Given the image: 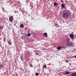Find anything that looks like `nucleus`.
I'll use <instances>...</instances> for the list:
<instances>
[{
  "label": "nucleus",
  "mask_w": 76,
  "mask_h": 76,
  "mask_svg": "<svg viewBox=\"0 0 76 76\" xmlns=\"http://www.w3.org/2000/svg\"><path fill=\"white\" fill-rule=\"evenodd\" d=\"M3 65H1L0 66V67H1V68H2V67H3Z\"/></svg>",
  "instance_id": "obj_18"
},
{
  "label": "nucleus",
  "mask_w": 76,
  "mask_h": 76,
  "mask_svg": "<svg viewBox=\"0 0 76 76\" xmlns=\"http://www.w3.org/2000/svg\"><path fill=\"white\" fill-rule=\"evenodd\" d=\"M56 48L57 50H61L62 48V47L61 46H58Z\"/></svg>",
  "instance_id": "obj_5"
},
{
  "label": "nucleus",
  "mask_w": 76,
  "mask_h": 76,
  "mask_svg": "<svg viewBox=\"0 0 76 76\" xmlns=\"http://www.w3.org/2000/svg\"><path fill=\"white\" fill-rule=\"evenodd\" d=\"M36 76H38L39 75V74H38V73H36Z\"/></svg>",
  "instance_id": "obj_17"
},
{
  "label": "nucleus",
  "mask_w": 76,
  "mask_h": 76,
  "mask_svg": "<svg viewBox=\"0 0 76 76\" xmlns=\"http://www.w3.org/2000/svg\"><path fill=\"white\" fill-rule=\"evenodd\" d=\"M65 74H66V75H69V72H65Z\"/></svg>",
  "instance_id": "obj_14"
},
{
  "label": "nucleus",
  "mask_w": 76,
  "mask_h": 76,
  "mask_svg": "<svg viewBox=\"0 0 76 76\" xmlns=\"http://www.w3.org/2000/svg\"><path fill=\"white\" fill-rule=\"evenodd\" d=\"M27 36H28V37H31V33H29L27 34Z\"/></svg>",
  "instance_id": "obj_13"
},
{
  "label": "nucleus",
  "mask_w": 76,
  "mask_h": 76,
  "mask_svg": "<svg viewBox=\"0 0 76 76\" xmlns=\"http://www.w3.org/2000/svg\"><path fill=\"white\" fill-rule=\"evenodd\" d=\"M9 20L10 22H12L13 20V16H12L11 17L9 18Z\"/></svg>",
  "instance_id": "obj_3"
},
{
  "label": "nucleus",
  "mask_w": 76,
  "mask_h": 76,
  "mask_svg": "<svg viewBox=\"0 0 76 76\" xmlns=\"http://www.w3.org/2000/svg\"><path fill=\"white\" fill-rule=\"evenodd\" d=\"M71 39H73V38H74V35L73 34H70L69 35Z\"/></svg>",
  "instance_id": "obj_4"
},
{
  "label": "nucleus",
  "mask_w": 76,
  "mask_h": 76,
  "mask_svg": "<svg viewBox=\"0 0 76 76\" xmlns=\"http://www.w3.org/2000/svg\"><path fill=\"white\" fill-rule=\"evenodd\" d=\"M46 67H47V65H46V64H45V65H43V66L42 68L44 69L45 68H46Z\"/></svg>",
  "instance_id": "obj_10"
},
{
  "label": "nucleus",
  "mask_w": 76,
  "mask_h": 76,
  "mask_svg": "<svg viewBox=\"0 0 76 76\" xmlns=\"http://www.w3.org/2000/svg\"><path fill=\"white\" fill-rule=\"evenodd\" d=\"M43 35H44L45 37H47V33H44L43 34Z\"/></svg>",
  "instance_id": "obj_9"
},
{
  "label": "nucleus",
  "mask_w": 76,
  "mask_h": 76,
  "mask_svg": "<svg viewBox=\"0 0 76 76\" xmlns=\"http://www.w3.org/2000/svg\"><path fill=\"white\" fill-rule=\"evenodd\" d=\"M20 58H21V60H23V56H20Z\"/></svg>",
  "instance_id": "obj_15"
},
{
  "label": "nucleus",
  "mask_w": 76,
  "mask_h": 76,
  "mask_svg": "<svg viewBox=\"0 0 76 76\" xmlns=\"http://www.w3.org/2000/svg\"><path fill=\"white\" fill-rule=\"evenodd\" d=\"M72 76H76V72H73L71 74Z\"/></svg>",
  "instance_id": "obj_6"
},
{
  "label": "nucleus",
  "mask_w": 76,
  "mask_h": 76,
  "mask_svg": "<svg viewBox=\"0 0 76 76\" xmlns=\"http://www.w3.org/2000/svg\"><path fill=\"white\" fill-rule=\"evenodd\" d=\"M62 48H64V46H62V47H61Z\"/></svg>",
  "instance_id": "obj_20"
},
{
  "label": "nucleus",
  "mask_w": 76,
  "mask_h": 76,
  "mask_svg": "<svg viewBox=\"0 0 76 76\" xmlns=\"http://www.w3.org/2000/svg\"><path fill=\"white\" fill-rule=\"evenodd\" d=\"M61 3H63V1L62 0H61Z\"/></svg>",
  "instance_id": "obj_19"
},
{
  "label": "nucleus",
  "mask_w": 76,
  "mask_h": 76,
  "mask_svg": "<svg viewBox=\"0 0 76 76\" xmlns=\"http://www.w3.org/2000/svg\"><path fill=\"white\" fill-rule=\"evenodd\" d=\"M72 42H68L66 44V45H67L68 47H69L71 46L72 45Z\"/></svg>",
  "instance_id": "obj_2"
},
{
  "label": "nucleus",
  "mask_w": 76,
  "mask_h": 76,
  "mask_svg": "<svg viewBox=\"0 0 76 76\" xmlns=\"http://www.w3.org/2000/svg\"><path fill=\"white\" fill-rule=\"evenodd\" d=\"M1 29H3V27H2Z\"/></svg>",
  "instance_id": "obj_22"
},
{
  "label": "nucleus",
  "mask_w": 76,
  "mask_h": 76,
  "mask_svg": "<svg viewBox=\"0 0 76 76\" xmlns=\"http://www.w3.org/2000/svg\"><path fill=\"white\" fill-rule=\"evenodd\" d=\"M24 76H27L26 75H24Z\"/></svg>",
  "instance_id": "obj_27"
},
{
  "label": "nucleus",
  "mask_w": 76,
  "mask_h": 76,
  "mask_svg": "<svg viewBox=\"0 0 76 76\" xmlns=\"http://www.w3.org/2000/svg\"><path fill=\"white\" fill-rule=\"evenodd\" d=\"M53 4L54 6H56V5H57V3L56 2H55Z\"/></svg>",
  "instance_id": "obj_11"
},
{
  "label": "nucleus",
  "mask_w": 76,
  "mask_h": 76,
  "mask_svg": "<svg viewBox=\"0 0 76 76\" xmlns=\"http://www.w3.org/2000/svg\"><path fill=\"white\" fill-rule=\"evenodd\" d=\"M20 28H23V24H21L20 25Z\"/></svg>",
  "instance_id": "obj_12"
},
{
  "label": "nucleus",
  "mask_w": 76,
  "mask_h": 76,
  "mask_svg": "<svg viewBox=\"0 0 76 76\" xmlns=\"http://www.w3.org/2000/svg\"><path fill=\"white\" fill-rule=\"evenodd\" d=\"M70 16V13L68 11H64L63 13L62 17L64 19H66L68 18V16Z\"/></svg>",
  "instance_id": "obj_1"
},
{
  "label": "nucleus",
  "mask_w": 76,
  "mask_h": 76,
  "mask_svg": "<svg viewBox=\"0 0 76 76\" xmlns=\"http://www.w3.org/2000/svg\"><path fill=\"white\" fill-rule=\"evenodd\" d=\"M40 66V65H39V66Z\"/></svg>",
  "instance_id": "obj_26"
},
{
  "label": "nucleus",
  "mask_w": 76,
  "mask_h": 76,
  "mask_svg": "<svg viewBox=\"0 0 76 76\" xmlns=\"http://www.w3.org/2000/svg\"><path fill=\"white\" fill-rule=\"evenodd\" d=\"M4 41H5V39L4 38Z\"/></svg>",
  "instance_id": "obj_21"
},
{
  "label": "nucleus",
  "mask_w": 76,
  "mask_h": 76,
  "mask_svg": "<svg viewBox=\"0 0 76 76\" xmlns=\"http://www.w3.org/2000/svg\"><path fill=\"white\" fill-rule=\"evenodd\" d=\"M8 42L9 45H12V42H11V41H10V40H8Z\"/></svg>",
  "instance_id": "obj_7"
},
{
  "label": "nucleus",
  "mask_w": 76,
  "mask_h": 76,
  "mask_svg": "<svg viewBox=\"0 0 76 76\" xmlns=\"http://www.w3.org/2000/svg\"><path fill=\"white\" fill-rule=\"evenodd\" d=\"M58 63H60V62H58Z\"/></svg>",
  "instance_id": "obj_24"
},
{
  "label": "nucleus",
  "mask_w": 76,
  "mask_h": 76,
  "mask_svg": "<svg viewBox=\"0 0 76 76\" xmlns=\"http://www.w3.org/2000/svg\"><path fill=\"white\" fill-rule=\"evenodd\" d=\"M74 57L76 58V55Z\"/></svg>",
  "instance_id": "obj_23"
},
{
  "label": "nucleus",
  "mask_w": 76,
  "mask_h": 76,
  "mask_svg": "<svg viewBox=\"0 0 76 76\" xmlns=\"http://www.w3.org/2000/svg\"><path fill=\"white\" fill-rule=\"evenodd\" d=\"M69 41H70V39L69 38H67L66 39V42H69Z\"/></svg>",
  "instance_id": "obj_8"
},
{
  "label": "nucleus",
  "mask_w": 76,
  "mask_h": 76,
  "mask_svg": "<svg viewBox=\"0 0 76 76\" xmlns=\"http://www.w3.org/2000/svg\"><path fill=\"white\" fill-rule=\"evenodd\" d=\"M38 71H39V69L38 70Z\"/></svg>",
  "instance_id": "obj_25"
},
{
  "label": "nucleus",
  "mask_w": 76,
  "mask_h": 76,
  "mask_svg": "<svg viewBox=\"0 0 76 76\" xmlns=\"http://www.w3.org/2000/svg\"><path fill=\"white\" fill-rule=\"evenodd\" d=\"M64 4H62L61 5V7H64Z\"/></svg>",
  "instance_id": "obj_16"
}]
</instances>
